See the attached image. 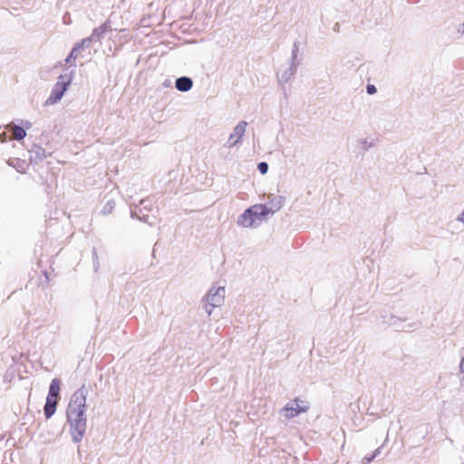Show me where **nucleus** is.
I'll return each mask as SVG.
<instances>
[{"instance_id": "nucleus-1", "label": "nucleus", "mask_w": 464, "mask_h": 464, "mask_svg": "<svg viewBox=\"0 0 464 464\" xmlns=\"http://www.w3.org/2000/svg\"><path fill=\"white\" fill-rule=\"evenodd\" d=\"M89 391L83 384L72 395L65 415L69 425V433L73 443L82 440L87 430V395Z\"/></svg>"}, {"instance_id": "nucleus-2", "label": "nucleus", "mask_w": 464, "mask_h": 464, "mask_svg": "<svg viewBox=\"0 0 464 464\" xmlns=\"http://www.w3.org/2000/svg\"><path fill=\"white\" fill-rule=\"evenodd\" d=\"M69 64L70 66L65 68L58 77V81L53 85L50 96L44 102L45 106L59 102L71 86L75 74L76 63L72 62Z\"/></svg>"}, {"instance_id": "nucleus-3", "label": "nucleus", "mask_w": 464, "mask_h": 464, "mask_svg": "<svg viewBox=\"0 0 464 464\" xmlns=\"http://www.w3.org/2000/svg\"><path fill=\"white\" fill-rule=\"evenodd\" d=\"M104 32L101 29V27H96L92 30V33L90 36L83 38L80 42L76 43L67 57L64 60V63H70L75 61V53L76 51H82L91 46L93 42H100L104 37Z\"/></svg>"}, {"instance_id": "nucleus-4", "label": "nucleus", "mask_w": 464, "mask_h": 464, "mask_svg": "<svg viewBox=\"0 0 464 464\" xmlns=\"http://www.w3.org/2000/svg\"><path fill=\"white\" fill-rule=\"evenodd\" d=\"M309 402L305 401H302L298 398L290 401L282 409L284 412V416L287 420H291L301 413H304L309 410Z\"/></svg>"}, {"instance_id": "nucleus-5", "label": "nucleus", "mask_w": 464, "mask_h": 464, "mask_svg": "<svg viewBox=\"0 0 464 464\" xmlns=\"http://www.w3.org/2000/svg\"><path fill=\"white\" fill-rule=\"evenodd\" d=\"M257 208L256 205L247 208L237 218V225L244 227H257L260 226L257 215Z\"/></svg>"}, {"instance_id": "nucleus-6", "label": "nucleus", "mask_w": 464, "mask_h": 464, "mask_svg": "<svg viewBox=\"0 0 464 464\" xmlns=\"http://www.w3.org/2000/svg\"><path fill=\"white\" fill-rule=\"evenodd\" d=\"M382 317L384 324L393 327L396 331L412 332L418 328L417 323H409L407 324H403L406 319L397 317L393 314H390L388 316L382 315Z\"/></svg>"}, {"instance_id": "nucleus-7", "label": "nucleus", "mask_w": 464, "mask_h": 464, "mask_svg": "<svg viewBox=\"0 0 464 464\" xmlns=\"http://www.w3.org/2000/svg\"><path fill=\"white\" fill-rule=\"evenodd\" d=\"M225 286L212 287L202 299V302H208L211 308L221 306L225 300Z\"/></svg>"}, {"instance_id": "nucleus-8", "label": "nucleus", "mask_w": 464, "mask_h": 464, "mask_svg": "<svg viewBox=\"0 0 464 464\" xmlns=\"http://www.w3.org/2000/svg\"><path fill=\"white\" fill-rule=\"evenodd\" d=\"M247 126V122L245 121H241L237 123V125L234 128L233 132L229 135V138L227 141V146L229 148L237 146L242 137L246 132V128Z\"/></svg>"}, {"instance_id": "nucleus-9", "label": "nucleus", "mask_w": 464, "mask_h": 464, "mask_svg": "<svg viewBox=\"0 0 464 464\" xmlns=\"http://www.w3.org/2000/svg\"><path fill=\"white\" fill-rule=\"evenodd\" d=\"M30 153V162L34 165H38L40 162L43 161L44 159H45L48 155H51V153H46L45 150L42 148L39 145H34L31 150H29Z\"/></svg>"}, {"instance_id": "nucleus-10", "label": "nucleus", "mask_w": 464, "mask_h": 464, "mask_svg": "<svg viewBox=\"0 0 464 464\" xmlns=\"http://www.w3.org/2000/svg\"><path fill=\"white\" fill-rule=\"evenodd\" d=\"M284 204L285 198L283 196L270 195L266 205L268 206L269 211H271V216L274 215L278 210H280Z\"/></svg>"}, {"instance_id": "nucleus-11", "label": "nucleus", "mask_w": 464, "mask_h": 464, "mask_svg": "<svg viewBox=\"0 0 464 464\" xmlns=\"http://www.w3.org/2000/svg\"><path fill=\"white\" fill-rule=\"evenodd\" d=\"M193 80L188 76H180L175 81V88L181 92H187L193 87Z\"/></svg>"}, {"instance_id": "nucleus-12", "label": "nucleus", "mask_w": 464, "mask_h": 464, "mask_svg": "<svg viewBox=\"0 0 464 464\" xmlns=\"http://www.w3.org/2000/svg\"><path fill=\"white\" fill-rule=\"evenodd\" d=\"M61 380L59 378H54L52 380L51 383H50V386H49V391H48V394H47V399H56L59 401L60 400V391H61Z\"/></svg>"}, {"instance_id": "nucleus-13", "label": "nucleus", "mask_w": 464, "mask_h": 464, "mask_svg": "<svg viewBox=\"0 0 464 464\" xmlns=\"http://www.w3.org/2000/svg\"><path fill=\"white\" fill-rule=\"evenodd\" d=\"M59 401L55 399H47L44 406V414L46 419H50L56 411Z\"/></svg>"}, {"instance_id": "nucleus-14", "label": "nucleus", "mask_w": 464, "mask_h": 464, "mask_svg": "<svg viewBox=\"0 0 464 464\" xmlns=\"http://www.w3.org/2000/svg\"><path fill=\"white\" fill-rule=\"evenodd\" d=\"M296 71L297 67L290 64L288 68L277 74L278 82L281 83L287 82Z\"/></svg>"}, {"instance_id": "nucleus-15", "label": "nucleus", "mask_w": 464, "mask_h": 464, "mask_svg": "<svg viewBox=\"0 0 464 464\" xmlns=\"http://www.w3.org/2000/svg\"><path fill=\"white\" fill-rule=\"evenodd\" d=\"M256 208H257L256 215L261 225L263 221H266L268 217L271 215V211L268 209V206L266 204H256Z\"/></svg>"}, {"instance_id": "nucleus-16", "label": "nucleus", "mask_w": 464, "mask_h": 464, "mask_svg": "<svg viewBox=\"0 0 464 464\" xmlns=\"http://www.w3.org/2000/svg\"><path fill=\"white\" fill-rule=\"evenodd\" d=\"M299 53V43L295 42L293 44L292 53H291V65L298 67L301 63V60L298 59Z\"/></svg>"}, {"instance_id": "nucleus-17", "label": "nucleus", "mask_w": 464, "mask_h": 464, "mask_svg": "<svg viewBox=\"0 0 464 464\" xmlns=\"http://www.w3.org/2000/svg\"><path fill=\"white\" fill-rule=\"evenodd\" d=\"M13 133H14V139L17 141L23 140L26 137V130H24V127L19 126V125L14 126Z\"/></svg>"}, {"instance_id": "nucleus-18", "label": "nucleus", "mask_w": 464, "mask_h": 464, "mask_svg": "<svg viewBox=\"0 0 464 464\" xmlns=\"http://www.w3.org/2000/svg\"><path fill=\"white\" fill-rule=\"evenodd\" d=\"M115 205L116 203L113 199H108L101 210V213L104 216L111 214L114 209Z\"/></svg>"}, {"instance_id": "nucleus-19", "label": "nucleus", "mask_w": 464, "mask_h": 464, "mask_svg": "<svg viewBox=\"0 0 464 464\" xmlns=\"http://www.w3.org/2000/svg\"><path fill=\"white\" fill-rule=\"evenodd\" d=\"M360 147L364 151L369 150L371 148L373 147L374 143L372 140L369 141L367 139H361L358 140Z\"/></svg>"}, {"instance_id": "nucleus-20", "label": "nucleus", "mask_w": 464, "mask_h": 464, "mask_svg": "<svg viewBox=\"0 0 464 464\" xmlns=\"http://www.w3.org/2000/svg\"><path fill=\"white\" fill-rule=\"evenodd\" d=\"M268 169H269L268 163L266 161H261L257 164V170L262 175H266L268 172Z\"/></svg>"}, {"instance_id": "nucleus-21", "label": "nucleus", "mask_w": 464, "mask_h": 464, "mask_svg": "<svg viewBox=\"0 0 464 464\" xmlns=\"http://www.w3.org/2000/svg\"><path fill=\"white\" fill-rule=\"evenodd\" d=\"M92 261H93V268H94V271L97 272L98 269H99V260H98V253H97V250L95 247L92 248Z\"/></svg>"}, {"instance_id": "nucleus-22", "label": "nucleus", "mask_w": 464, "mask_h": 464, "mask_svg": "<svg viewBox=\"0 0 464 464\" xmlns=\"http://www.w3.org/2000/svg\"><path fill=\"white\" fill-rule=\"evenodd\" d=\"M101 29L106 34L109 31H111V23L110 20L105 21L102 25H100Z\"/></svg>"}, {"instance_id": "nucleus-23", "label": "nucleus", "mask_w": 464, "mask_h": 464, "mask_svg": "<svg viewBox=\"0 0 464 464\" xmlns=\"http://www.w3.org/2000/svg\"><path fill=\"white\" fill-rule=\"evenodd\" d=\"M366 92L370 95H373L377 92V88L373 84H367L366 86Z\"/></svg>"}, {"instance_id": "nucleus-24", "label": "nucleus", "mask_w": 464, "mask_h": 464, "mask_svg": "<svg viewBox=\"0 0 464 464\" xmlns=\"http://www.w3.org/2000/svg\"><path fill=\"white\" fill-rule=\"evenodd\" d=\"M374 459V456H372V454L370 455H366L363 459H362V463L363 464H370L372 461H373Z\"/></svg>"}, {"instance_id": "nucleus-25", "label": "nucleus", "mask_w": 464, "mask_h": 464, "mask_svg": "<svg viewBox=\"0 0 464 464\" xmlns=\"http://www.w3.org/2000/svg\"><path fill=\"white\" fill-rule=\"evenodd\" d=\"M139 220L152 226V222L150 221V217L148 215L140 216V218H139Z\"/></svg>"}, {"instance_id": "nucleus-26", "label": "nucleus", "mask_w": 464, "mask_h": 464, "mask_svg": "<svg viewBox=\"0 0 464 464\" xmlns=\"http://www.w3.org/2000/svg\"><path fill=\"white\" fill-rule=\"evenodd\" d=\"M140 205L143 207L145 209H150V203L148 199H142L140 202Z\"/></svg>"}, {"instance_id": "nucleus-27", "label": "nucleus", "mask_w": 464, "mask_h": 464, "mask_svg": "<svg viewBox=\"0 0 464 464\" xmlns=\"http://www.w3.org/2000/svg\"><path fill=\"white\" fill-rule=\"evenodd\" d=\"M204 309H205L206 313L208 314V315H210L212 313V310H213V308L210 307V304L208 302H206V304H204Z\"/></svg>"}, {"instance_id": "nucleus-28", "label": "nucleus", "mask_w": 464, "mask_h": 464, "mask_svg": "<svg viewBox=\"0 0 464 464\" xmlns=\"http://www.w3.org/2000/svg\"><path fill=\"white\" fill-rule=\"evenodd\" d=\"M22 123H23L22 127H24L25 130L32 127V123L28 121H22Z\"/></svg>"}, {"instance_id": "nucleus-29", "label": "nucleus", "mask_w": 464, "mask_h": 464, "mask_svg": "<svg viewBox=\"0 0 464 464\" xmlns=\"http://www.w3.org/2000/svg\"><path fill=\"white\" fill-rule=\"evenodd\" d=\"M457 221L461 222L464 225V210L457 217Z\"/></svg>"}, {"instance_id": "nucleus-30", "label": "nucleus", "mask_w": 464, "mask_h": 464, "mask_svg": "<svg viewBox=\"0 0 464 464\" xmlns=\"http://www.w3.org/2000/svg\"><path fill=\"white\" fill-rule=\"evenodd\" d=\"M130 217L132 218H137V219H139V218H140V216H139L138 213L135 210H132V209L130 210Z\"/></svg>"}, {"instance_id": "nucleus-31", "label": "nucleus", "mask_w": 464, "mask_h": 464, "mask_svg": "<svg viewBox=\"0 0 464 464\" xmlns=\"http://www.w3.org/2000/svg\"><path fill=\"white\" fill-rule=\"evenodd\" d=\"M459 369L461 372H464V355L461 358L460 363H459Z\"/></svg>"}, {"instance_id": "nucleus-32", "label": "nucleus", "mask_w": 464, "mask_h": 464, "mask_svg": "<svg viewBox=\"0 0 464 464\" xmlns=\"http://www.w3.org/2000/svg\"><path fill=\"white\" fill-rule=\"evenodd\" d=\"M381 453V448L376 449L372 455L374 456V459Z\"/></svg>"}, {"instance_id": "nucleus-33", "label": "nucleus", "mask_w": 464, "mask_h": 464, "mask_svg": "<svg viewBox=\"0 0 464 464\" xmlns=\"http://www.w3.org/2000/svg\"><path fill=\"white\" fill-rule=\"evenodd\" d=\"M338 28H339V24H336L334 25V30H335V31H337V30H338Z\"/></svg>"}, {"instance_id": "nucleus-34", "label": "nucleus", "mask_w": 464, "mask_h": 464, "mask_svg": "<svg viewBox=\"0 0 464 464\" xmlns=\"http://www.w3.org/2000/svg\"><path fill=\"white\" fill-rule=\"evenodd\" d=\"M79 53H80V51H76V53H75V54H76V56H75V60L77 59V57H78Z\"/></svg>"}, {"instance_id": "nucleus-35", "label": "nucleus", "mask_w": 464, "mask_h": 464, "mask_svg": "<svg viewBox=\"0 0 464 464\" xmlns=\"http://www.w3.org/2000/svg\"><path fill=\"white\" fill-rule=\"evenodd\" d=\"M44 276H45L46 279H48L47 272H44Z\"/></svg>"}, {"instance_id": "nucleus-36", "label": "nucleus", "mask_w": 464, "mask_h": 464, "mask_svg": "<svg viewBox=\"0 0 464 464\" xmlns=\"http://www.w3.org/2000/svg\"><path fill=\"white\" fill-rule=\"evenodd\" d=\"M461 464H464V463H461Z\"/></svg>"}]
</instances>
